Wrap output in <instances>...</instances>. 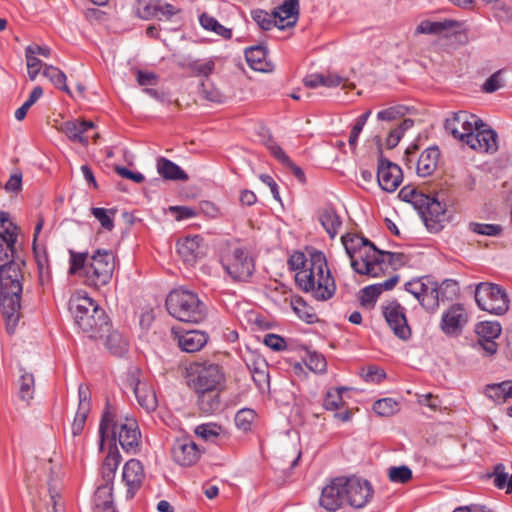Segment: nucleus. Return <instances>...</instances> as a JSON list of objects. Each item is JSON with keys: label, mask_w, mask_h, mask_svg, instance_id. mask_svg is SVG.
<instances>
[{"label": "nucleus", "mask_w": 512, "mask_h": 512, "mask_svg": "<svg viewBox=\"0 0 512 512\" xmlns=\"http://www.w3.org/2000/svg\"><path fill=\"white\" fill-rule=\"evenodd\" d=\"M34 376L30 373H24L19 379V392L18 395L21 400L29 403L34 394Z\"/></svg>", "instance_id": "49530a36"}, {"label": "nucleus", "mask_w": 512, "mask_h": 512, "mask_svg": "<svg viewBox=\"0 0 512 512\" xmlns=\"http://www.w3.org/2000/svg\"><path fill=\"white\" fill-rule=\"evenodd\" d=\"M208 341V335L199 330H189L178 336L180 348L188 353L201 350Z\"/></svg>", "instance_id": "cd10ccee"}, {"label": "nucleus", "mask_w": 512, "mask_h": 512, "mask_svg": "<svg viewBox=\"0 0 512 512\" xmlns=\"http://www.w3.org/2000/svg\"><path fill=\"white\" fill-rule=\"evenodd\" d=\"M291 307L297 316L307 323L311 324L318 320L314 309L310 307L300 296L292 298Z\"/></svg>", "instance_id": "ea45409f"}, {"label": "nucleus", "mask_w": 512, "mask_h": 512, "mask_svg": "<svg viewBox=\"0 0 512 512\" xmlns=\"http://www.w3.org/2000/svg\"><path fill=\"white\" fill-rule=\"evenodd\" d=\"M193 374L192 386L195 391L224 389L225 387V375L218 364L197 363Z\"/></svg>", "instance_id": "9d476101"}, {"label": "nucleus", "mask_w": 512, "mask_h": 512, "mask_svg": "<svg viewBox=\"0 0 512 512\" xmlns=\"http://www.w3.org/2000/svg\"><path fill=\"white\" fill-rule=\"evenodd\" d=\"M251 373L252 378L259 389H262L264 385L268 384L269 375L265 361L255 363L253 368H251Z\"/></svg>", "instance_id": "5fc2aeb1"}, {"label": "nucleus", "mask_w": 512, "mask_h": 512, "mask_svg": "<svg viewBox=\"0 0 512 512\" xmlns=\"http://www.w3.org/2000/svg\"><path fill=\"white\" fill-rule=\"evenodd\" d=\"M112 484L109 483H103L98 486L97 490L94 494V504L101 503V502H110V500L113 499L112 497Z\"/></svg>", "instance_id": "0e129e2a"}, {"label": "nucleus", "mask_w": 512, "mask_h": 512, "mask_svg": "<svg viewBox=\"0 0 512 512\" xmlns=\"http://www.w3.org/2000/svg\"><path fill=\"white\" fill-rule=\"evenodd\" d=\"M373 411L380 415L389 417L399 411V403L392 398H383L374 402Z\"/></svg>", "instance_id": "a18cd8bd"}, {"label": "nucleus", "mask_w": 512, "mask_h": 512, "mask_svg": "<svg viewBox=\"0 0 512 512\" xmlns=\"http://www.w3.org/2000/svg\"><path fill=\"white\" fill-rule=\"evenodd\" d=\"M307 367L316 373H323L326 371L327 363L323 355L313 352L309 353L306 360Z\"/></svg>", "instance_id": "13d9d810"}, {"label": "nucleus", "mask_w": 512, "mask_h": 512, "mask_svg": "<svg viewBox=\"0 0 512 512\" xmlns=\"http://www.w3.org/2000/svg\"><path fill=\"white\" fill-rule=\"evenodd\" d=\"M363 378L366 382L380 383L386 377L384 370L371 365L367 368V371L363 373Z\"/></svg>", "instance_id": "774afa93"}, {"label": "nucleus", "mask_w": 512, "mask_h": 512, "mask_svg": "<svg viewBox=\"0 0 512 512\" xmlns=\"http://www.w3.org/2000/svg\"><path fill=\"white\" fill-rule=\"evenodd\" d=\"M485 394L495 402H508L512 399V380L487 385Z\"/></svg>", "instance_id": "e433bc0d"}, {"label": "nucleus", "mask_w": 512, "mask_h": 512, "mask_svg": "<svg viewBox=\"0 0 512 512\" xmlns=\"http://www.w3.org/2000/svg\"><path fill=\"white\" fill-rule=\"evenodd\" d=\"M200 93L206 100L211 102L222 103L225 100V95L218 88L214 87L209 80L201 83Z\"/></svg>", "instance_id": "603ef678"}, {"label": "nucleus", "mask_w": 512, "mask_h": 512, "mask_svg": "<svg viewBox=\"0 0 512 512\" xmlns=\"http://www.w3.org/2000/svg\"><path fill=\"white\" fill-rule=\"evenodd\" d=\"M440 156L439 149L429 147L421 153L416 164V173L421 177L430 176L436 169Z\"/></svg>", "instance_id": "c85d7f7f"}, {"label": "nucleus", "mask_w": 512, "mask_h": 512, "mask_svg": "<svg viewBox=\"0 0 512 512\" xmlns=\"http://www.w3.org/2000/svg\"><path fill=\"white\" fill-rule=\"evenodd\" d=\"M121 456L117 449H110L107 456L105 457L102 467L101 475L104 483L112 484V480L115 475V471L120 463Z\"/></svg>", "instance_id": "4c0bfd02"}, {"label": "nucleus", "mask_w": 512, "mask_h": 512, "mask_svg": "<svg viewBox=\"0 0 512 512\" xmlns=\"http://www.w3.org/2000/svg\"><path fill=\"white\" fill-rule=\"evenodd\" d=\"M377 169V181L381 189L394 192L402 183L403 173L400 166L382 157L381 148Z\"/></svg>", "instance_id": "f3484780"}, {"label": "nucleus", "mask_w": 512, "mask_h": 512, "mask_svg": "<svg viewBox=\"0 0 512 512\" xmlns=\"http://www.w3.org/2000/svg\"><path fill=\"white\" fill-rule=\"evenodd\" d=\"M417 211L427 229L434 233L439 232L444 227V223L448 221L444 205L437 198L430 195Z\"/></svg>", "instance_id": "ddd939ff"}, {"label": "nucleus", "mask_w": 512, "mask_h": 512, "mask_svg": "<svg viewBox=\"0 0 512 512\" xmlns=\"http://www.w3.org/2000/svg\"><path fill=\"white\" fill-rule=\"evenodd\" d=\"M201 26L205 30L212 31L224 39H230L232 37V30L221 25L214 17L207 13H203L199 17Z\"/></svg>", "instance_id": "a19ab883"}, {"label": "nucleus", "mask_w": 512, "mask_h": 512, "mask_svg": "<svg viewBox=\"0 0 512 512\" xmlns=\"http://www.w3.org/2000/svg\"><path fill=\"white\" fill-rule=\"evenodd\" d=\"M157 172L167 180L173 181H187L188 175L183 171L177 164L172 162L171 160L160 157L157 160Z\"/></svg>", "instance_id": "72a5a7b5"}, {"label": "nucleus", "mask_w": 512, "mask_h": 512, "mask_svg": "<svg viewBox=\"0 0 512 512\" xmlns=\"http://www.w3.org/2000/svg\"><path fill=\"white\" fill-rule=\"evenodd\" d=\"M470 229L481 235L497 236L502 232V227L496 224L470 223Z\"/></svg>", "instance_id": "bf43d9fd"}, {"label": "nucleus", "mask_w": 512, "mask_h": 512, "mask_svg": "<svg viewBox=\"0 0 512 512\" xmlns=\"http://www.w3.org/2000/svg\"><path fill=\"white\" fill-rule=\"evenodd\" d=\"M383 315L398 338L408 340L411 337V328L407 322L405 309L397 301L388 302L383 308Z\"/></svg>", "instance_id": "dca6fc26"}, {"label": "nucleus", "mask_w": 512, "mask_h": 512, "mask_svg": "<svg viewBox=\"0 0 512 512\" xmlns=\"http://www.w3.org/2000/svg\"><path fill=\"white\" fill-rule=\"evenodd\" d=\"M106 338L107 349L116 356H122L127 351V342L117 331L108 332Z\"/></svg>", "instance_id": "37998d69"}, {"label": "nucleus", "mask_w": 512, "mask_h": 512, "mask_svg": "<svg viewBox=\"0 0 512 512\" xmlns=\"http://www.w3.org/2000/svg\"><path fill=\"white\" fill-rule=\"evenodd\" d=\"M145 474L141 462L137 459L128 460L122 472V482L126 486L125 499H132L142 486Z\"/></svg>", "instance_id": "a211bd4d"}, {"label": "nucleus", "mask_w": 512, "mask_h": 512, "mask_svg": "<svg viewBox=\"0 0 512 512\" xmlns=\"http://www.w3.org/2000/svg\"><path fill=\"white\" fill-rule=\"evenodd\" d=\"M430 284V280L426 279V282L423 280H413L409 281L405 284V289L407 292L411 293L415 296V298L425 306V301L428 297V285Z\"/></svg>", "instance_id": "c03bdc74"}, {"label": "nucleus", "mask_w": 512, "mask_h": 512, "mask_svg": "<svg viewBox=\"0 0 512 512\" xmlns=\"http://www.w3.org/2000/svg\"><path fill=\"white\" fill-rule=\"evenodd\" d=\"M461 23L455 20L445 19L443 21L423 20L416 27L415 34L440 35L454 28H460Z\"/></svg>", "instance_id": "7c9ffc66"}, {"label": "nucleus", "mask_w": 512, "mask_h": 512, "mask_svg": "<svg viewBox=\"0 0 512 512\" xmlns=\"http://www.w3.org/2000/svg\"><path fill=\"white\" fill-rule=\"evenodd\" d=\"M138 16L142 19H151L158 16V5L150 2H139L137 9Z\"/></svg>", "instance_id": "69168bd1"}, {"label": "nucleus", "mask_w": 512, "mask_h": 512, "mask_svg": "<svg viewBox=\"0 0 512 512\" xmlns=\"http://www.w3.org/2000/svg\"><path fill=\"white\" fill-rule=\"evenodd\" d=\"M467 319L464 307L461 304H454L442 315L441 329L445 334H456L462 330Z\"/></svg>", "instance_id": "a878e982"}, {"label": "nucleus", "mask_w": 512, "mask_h": 512, "mask_svg": "<svg viewBox=\"0 0 512 512\" xmlns=\"http://www.w3.org/2000/svg\"><path fill=\"white\" fill-rule=\"evenodd\" d=\"M251 16L262 30H270L272 27H276L272 13L257 9L251 12Z\"/></svg>", "instance_id": "6e6d98bb"}, {"label": "nucleus", "mask_w": 512, "mask_h": 512, "mask_svg": "<svg viewBox=\"0 0 512 512\" xmlns=\"http://www.w3.org/2000/svg\"><path fill=\"white\" fill-rule=\"evenodd\" d=\"M343 477L333 479L323 489L319 504L329 512H335L341 508L345 499Z\"/></svg>", "instance_id": "aec40b11"}, {"label": "nucleus", "mask_w": 512, "mask_h": 512, "mask_svg": "<svg viewBox=\"0 0 512 512\" xmlns=\"http://www.w3.org/2000/svg\"><path fill=\"white\" fill-rule=\"evenodd\" d=\"M345 390H346V388H344V387L336 388L334 390H329L326 393V396L323 400V407L326 410L339 409L344 404L341 393H342V391H345Z\"/></svg>", "instance_id": "3c124183"}, {"label": "nucleus", "mask_w": 512, "mask_h": 512, "mask_svg": "<svg viewBox=\"0 0 512 512\" xmlns=\"http://www.w3.org/2000/svg\"><path fill=\"white\" fill-rule=\"evenodd\" d=\"M361 303L367 305L376 301L379 295L382 293L381 288L375 284L370 285L361 290Z\"/></svg>", "instance_id": "e2e57ef3"}, {"label": "nucleus", "mask_w": 512, "mask_h": 512, "mask_svg": "<svg viewBox=\"0 0 512 512\" xmlns=\"http://www.w3.org/2000/svg\"><path fill=\"white\" fill-rule=\"evenodd\" d=\"M95 127L92 121L68 120L63 122L58 130L64 133L72 142H78L86 146L89 143V132Z\"/></svg>", "instance_id": "5701e85b"}, {"label": "nucleus", "mask_w": 512, "mask_h": 512, "mask_svg": "<svg viewBox=\"0 0 512 512\" xmlns=\"http://www.w3.org/2000/svg\"><path fill=\"white\" fill-rule=\"evenodd\" d=\"M318 220L330 238L333 239L338 234L342 221L335 209L332 207L321 209L318 212Z\"/></svg>", "instance_id": "473e14b6"}, {"label": "nucleus", "mask_w": 512, "mask_h": 512, "mask_svg": "<svg viewBox=\"0 0 512 512\" xmlns=\"http://www.w3.org/2000/svg\"><path fill=\"white\" fill-rule=\"evenodd\" d=\"M272 14L276 27L280 30L294 27L299 15V0H285L274 8Z\"/></svg>", "instance_id": "b1692460"}, {"label": "nucleus", "mask_w": 512, "mask_h": 512, "mask_svg": "<svg viewBox=\"0 0 512 512\" xmlns=\"http://www.w3.org/2000/svg\"><path fill=\"white\" fill-rule=\"evenodd\" d=\"M92 215L100 222L103 229L111 231L114 228L113 216L114 210H107L105 208L93 207L91 209Z\"/></svg>", "instance_id": "8fccbe9b"}, {"label": "nucleus", "mask_w": 512, "mask_h": 512, "mask_svg": "<svg viewBox=\"0 0 512 512\" xmlns=\"http://www.w3.org/2000/svg\"><path fill=\"white\" fill-rule=\"evenodd\" d=\"M475 301L481 310L491 314L502 315L509 308L506 292L501 286L493 283H479L475 289Z\"/></svg>", "instance_id": "6e6552de"}, {"label": "nucleus", "mask_w": 512, "mask_h": 512, "mask_svg": "<svg viewBox=\"0 0 512 512\" xmlns=\"http://www.w3.org/2000/svg\"><path fill=\"white\" fill-rule=\"evenodd\" d=\"M60 488H61V472L60 468L54 467L50 468V474L48 479V490L50 494V500L52 503L56 504L57 498L60 497Z\"/></svg>", "instance_id": "09e8293b"}, {"label": "nucleus", "mask_w": 512, "mask_h": 512, "mask_svg": "<svg viewBox=\"0 0 512 512\" xmlns=\"http://www.w3.org/2000/svg\"><path fill=\"white\" fill-rule=\"evenodd\" d=\"M220 426L208 423L202 424L195 428V434L204 440H212L219 435Z\"/></svg>", "instance_id": "052dcab7"}, {"label": "nucleus", "mask_w": 512, "mask_h": 512, "mask_svg": "<svg viewBox=\"0 0 512 512\" xmlns=\"http://www.w3.org/2000/svg\"><path fill=\"white\" fill-rule=\"evenodd\" d=\"M169 314L181 322L197 324L204 320L206 307L194 292L175 289L166 298Z\"/></svg>", "instance_id": "0eeeda50"}, {"label": "nucleus", "mask_w": 512, "mask_h": 512, "mask_svg": "<svg viewBox=\"0 0 512 512\" xmlns=\"http://www.w3.org/2000/svg\"><path fill=\"white\" fill-rule=\"evenodd\" d=\"M78 398V409L71 425V432L74 437L79 436L82 433L87 417L90 413L91 394L89 388L86 385H79Z\"/></svg>", "instance_id": "393cba45"}, {"label": "nucleus", "mask_w": 512, "mask_h": 512, "mask_svg": "<svg viewBox=\"0 0 512 512\" xmlns=\"http://www.w3.org/2000/svg\"><path fill=\"white\" fill-rule=\"evenodd\" d=\"M44 219L43 217H39L33 235V244L32 250L34 254L35 261L37 263L38 273H39V282L44 285L48 283L51 278V272L49 267V258L47 254L46 247L44 245H40L38 243L39 234L43 228Z\"/></svg>", "instance_id": "6ab92c4d"}, {"label": "nucleus", "mask_w": 512, "mask_h": 512, "mask_svg": "<svg viewBox=\"0 0 512 512\" xmlns=\"http://www.w3.org/2000/svg\"><path fill=\"white\" fill-rule=\"evenodd\" d=\"M288 264L297 271L295 281L299 288L318 301L332 298L336 292V283L328 267L326 256L316 249H308L307 253L294 252Z\"/></svg>", "instance_id": "f257e3e1"}, {"label": "nucleus", "mask_w": 512, "mask_h": 512, "mask_svg": "<svg viewBox=\"0 0 512 512\" xmlns=\"http://www.w3.org/2000/svg\"><path fill=\"white\" fill-rule=\"evenodd\" d=\"M398 197L407 203H410L416 210L421 208L423 202L428 200V195L419 191L416 187L411 185L404 186L398 194Z\"/></svg>", "instance_id": "58836bf2"}, {"label": "nucleus", "mask_w": 512, "mask_h": 512, "mask_svg": "<svg viewBox=\"0 0 512 512\" xmlns=\"http://www.w3.org/2000/svg\"><path fill=\"white\" fill-rule=\"evenodd\" d=\"M342 244L351 260V267L362 275L377 277L380 275V259L385 255L370 240L357 234L347 233L341 237Z\"/></svg>", "instance_id": "39448f33"}, {"label": "nucleus", "mask_w": 512, "mask_h": 512, "mask_svg": "<svg viewBox=\"0 0 512 512\" xmlns=\"http://www.w3.org/2000/svg\"><path fill=\"white\" fill-rule=\"evenodd\" d=\"M224 389H210L203 391H195L197 393V404L205 414H213L218 411L221 406L220 394Z\"/></svg>", "instance_id": "c756f323"}, {"label": "nucleus", "mask_w": 512, "mask_h": 512, "mask_svg": "<svg viewBox=\"0 0 512 512\" xmlns=\"http://www.w3.org/2000/svg\"><path fill=\"white\" fill-rule=\"evenodd\" d=\"M441 300V293L439 286L430 281L428 285V297L425 301V307L434 309L438 307L439 301Z\"/></svg>", "instance_id": "680f3d73"}, {"label": "nucleus", "mask_w": 512, "mask_h": 512, "mask_svg": "<svg viewBox=\"0 0 512 512\" xmlns=\"http://www.w3.org/2000/svg\"><path fill=\"white\" fill-rule=\"evenodd\" d=\"M343 484L345 499L351 507L363 508L373 496V488L367 480L357 477H343Z\"/></svg>", "instance_id": "9b49d317"}, {"label": "nucleus", "mask_w": 512, "mask_h": 512, "mask_svg": "<svg viewBox=\"0 0 512 512\" xmlns=\"http://www.w3.org/2000/svg\"><path fill=\"white\" fill-rule=\"evenodd\" d=\"M43 76L48 78L56 88L71 95V91L66 84V75L60 69L52 65H44Z\"/></svg>", "instance_id": "79ce46f5"}, {"label": "nucleus", "mask_w": 512, "mask_h": 512, "mask_svg": "<svg viewBox=\"0 0 512 512\" xmlns=\"http://www.w3.org/2000/svg\"><path fill=\"white\" fill-rule=\"evenodd\" d=\"M480 123L481 119L476 115L466 111H459L451 113L446 119L444 127L446 132L464 143L469 133L475 128V125Z\"/></svg>", "instance_id": "4468645a"}, {"label": "nucleus", "mask_w": 512, "mask_h": 512, "mask_svg": "<svg viewBox=\"0 0 512 512\" xmlns=\"http://www.w3.org/2000/svg\"><path fill=\"white\" fill-rule=\"evenodd\" d=\"M225 271L235 281H247L254 273L255 264L246 248L236 247L222 260Z\"/></svg>", "instance_id": "1a4fd4ad"}, {"label": "nucleus", "mask_w": 512, "mask_h": 512, "mask_svg": "<svg viewBox=\"0 0 512 512\" xmlns=\"http://www.w3.org/2000/svg\"><path fill=\"white\" fill-rule=\"evenodd\" d=\"M388 477L394 483H407L412 478V471L408 466H393L388 469Z\"/></svg>", "instance_id": "864d4df0"}, {"label": "nucleus", "mask_w": 512, "mask_h": 512, "mask_svg": "<svg viewBox=\"0 0 512 512\" xmlns=\"http://www.w3.org/2000/svg\"><path fill=\"white\" fill-rule=\"evenodd\" d=\"M466 143L470 148L479 152L494 153L498 150V135L495 130L485 124H480L469 133Z\"/></svg>", "instance_id": "f8f14e48"}, {"label": "nucleus", "mask_w": 512, "mask_h": 512, "mask_svg": "<svg viewBox=\"0 0 512 512\" xmlns=\"http://www.w3.org/2000/svg\"><path fill=\"white\" fill-rule=\"evenodd\" d=\"M169 210L175 214L177 221L193 218L198 215V212L194 208L188 206H171Z\"/></svg>", "instance_id": "338daca9"}, {"label": "nucleus", "mask_w": 512, "mask_h": 512, "mask_svg": "<svg viewBox=\"0 0 512 512\" xmlns=\"http://www.w3.org/2000/svg\"><path fill=\"white\" fill-rule=\"evenodd\" d=\"M111 430L114 440H118L122 449L128 453H137L140 446L141 433L134 418L125 417L116 420L115 415L105 410L99 425L100 449H103L105 437Z\"/></svg>", "instance_id": "423d86ee"}, {"label": "nucleus", "mask_w": 512, "mask_h": 512, "mask_svg": "<svg viewBox=\"0 0 512 512\" xmlns=\"http://www.w3.org/2000/svg\"><path fill=\"white\" fill-rule=\"evenodd\" d=\"M501 325L494 321H484L476 325L475 332L478 335V345L487 355H493L497 351L495 339L501 334Z\"/></svg>", "instance_id": "4be33fe9"}, {"label": "nucleus", "mask_w": 512, "mask_h": 512, "mask_svg": "<svg viewBox=\"0 0 512 512\" xmlns=\"http://www.w3.org/2000/svg\"><path fill=\"white\" fill-rule=\"evenodd\" d=\"M487 476L493 480V484L498 489H505L506 493H512V473H509L507 466L498 463L494 466L493 471Z\"/></svg>", "instance_id": "c9c22d12"}, {"label": "nucleus", "mask_w": 512, "mask_h": 512, "mask_svg": "<svg viewBox=\"0 0 512 512\" xmlns=\"http://www.w3.org/2000/svg\"><path fill=\"white\" fill-rule=\"evenodd\" d=\"M16 240L17 236L9 230H6L4 234H0V266L15 261Z\"/></svg>", "instance_id": "f704fd0d"}, {"label": "nucleus", "mask_w": 512, "mask_h": 512, "mask_svg": "<svg viewBox=\"0 0 512 512\" xmlns=\"http://www.w3.org/2000/svg\"><path fill=\"white\" fill-rule=\"evenodd\" d=\"M70 275L83 278L87 286L99 289L112 279L115 269V256L111 250L97 249L90 257L87 252L69 250Z\"/></svg>", "instance_id": "f03ea898"}, {"label": "nucleus", "mask_w": 512, "mask_h": 512, "mask_svg": "<svg viewBox=\"0 0 512 512\" xmlns=\"http://www.w3.org/2000/svg\"><path fill=\"white\" fill-rule=\"evenodd\" d=\"M245 58L248 65L256 71L268 72L272 70L271 63L267 60V51L262 46H254L245 50Z\"/></svg>", "instance_id": "2f4dec72"}, {"label": "nucleus", "mask_w": 512, "mask_h": 512, "mask_svg": "<svg viewBox=\"0 0 512 512\" xmlns=\"http://www.w3.org/2000/svg\"><path fill=\"white\" fill-rule=\"evenodd\" d=\"M172 457L181 466H192L200 458L197 445L190 440H178L172 448Z\"/></svg>", "instance_id": "bb28decb"}, {"label": "nucleus", "mask_w": 512, "mask_h": 512, "mask_svg": "<svg viewBox=\"0 0 512 512\" xmlns=\"http://www.w3.org/2000/svg\"><path fill=\"white\" fill-rule=\"evenodd\" d=\"M177 253L184 263L194 265L204 255L203 238L200 235H193L179 239Z\"/></svg>", "instance_id": "412c9836"}, {"label": "nucleus", "mask_w": 512, "mask_h": 512, "mask_svg": "<svg viewBox=\"0 0 512 512\" xmlns=\"http://www.w3.org/2000/svg\"><path fill=\"white\" fill-rule=\"evenodd\" d=\"M69 310L77 327L89 337L102 338L110 331L111 325L105 310L87 295H73L69 300Z\"/></svg>", "instance_id": "20e7f679"}, {"label": "nucleus", "mask_w": 512, "mask_h": 512, "mask_svg": "<svg viewBox=\"0 0 512 512\" xmlns=\"http://www.w3.org/2000/svg\"><path fill=\"white\" fill-rule=\"evenodd\" d=\"M441 300H453L459 293V286L455 280L447 279L439 285Z\"/></svg>", "instance_id": "4d7b16f0"}, {"label": "nucleus", "mask_w": 512, "mask_h": 512, "mask_svg": "<svg viewBox=\"0 0 512 512\" xmlns=\"http://www.w3.org/2000/svg\"><path fill=\"white\" fill-rule=\"evenodd\" d=\"M22 279L23 274L18 262L13 261L7 265L0 266V306L6 321V330L9 334L14 333L21 317Z\"/></svg>", "instance_id": "7ed1b4c3"}, {"label": "nucleus", "mask_w": 512, "mask_h": 512, "mask_svg": "<svg viewBox=\"0 0 512 512\" xmlns=\"http://www.w3.org/2000/svg\"><path fill=\"white\" fill-rule=\"evenodd\" d=\"M127 384L133 390L138 404L147 412H152L157 408L158 402L152 386L140 378L138 370L132 371L127 375Z\"/></svg>", "instance_id": "2eb2a0df"}, {"label": "nucleus", "mask_w": 512, "mask_h": 512, "mask_svg": "<svg viewBox=\"0 0 512 512\" xmlns=\"http://www.w3.org/2000/svg\"><path fill=\"white\" fill-rule=\"evenodd\" d=\"M256 418L254 410L249 408H243L239 410L235 415V424L238 429L247 432L251 429L252 423Z\"/></svg>", "instance_id": "de8ad7c7"}]
</instances>
